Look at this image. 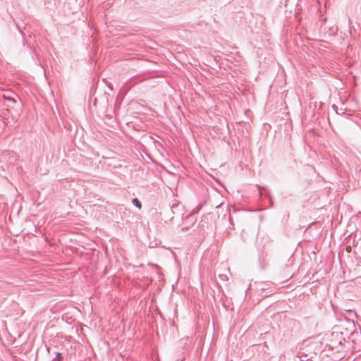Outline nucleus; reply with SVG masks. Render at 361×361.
Listing matches in <instances>:
<instances>
[{"mask_svg":"<svg viewBox=\"0 0 361 361\" xmlns=\"http://www.w3.org/2000/svg\"><path fill=\"white\" fill-rule=\"evenodd\" d=\"M188 227H183V228H182V230H188Z\"/></svg>","mask_w":361,"mask_h":361,"instance_id":"12","label":"nucleus"},{"mask_svg":"<svg viewBox=\"0 0 361 361\" xmlns=\"http://www.w3.org/2000/svg\"><path fill=\"white\" fill-rule=\"evenodd\" d=\"M191 218H192V216H187V219H191Z\"/></svg>","mask_w":361,"mask_h":361,"instance_id":"11","label":"nucleus"},{"mask_svg":"<svg viewBox=\"0 0 361 361\" xmlns=\"http://www.w3.org/2000/svg\"><path fill=\"white\" fill-rule=\"evenodd\" d=\"M351 326H352V327H353V328H355V324H354V322H353V324H351Z\"/></svg>","mask_w":361,"mask_h":361,"instance_id":"15","label":"nucleus"},{"mask_svg":"<svg viewBox=\"0 0 361 361\" xmlns=\"http://www.w3.org/2000/svg\"><path fill=\"white\" fill-rule=\"evenodd\" d=\"M219 278L224 281H228V277L225 274H219Z\"/></svg>","mask_w":361,"mask_h":361,"instance_id":"8","label":"nucleus"},{"mask_svg":"<svg viewBox=\"0 0 361 361\" xmlns=\"http://www.w3.org/2000/svg\"><path fill=\"white\" fill-rule=\"evenodd\" d=\"M250 286H251V285H250V286H249V287L247 288L246 292H247V291H248V290H250Z\"/></svg>","mask_w":361,"mask_h":361,"instance_id":"13","label":"nucleus"},{"mask_svg":"<svg viewBox=\"0 0 361 361\" xmlns=\"http://www.w3.org/2000/svg\"><path fill=\"white\" fill-rule=\"evenodd\" d=\"M331 108L334 110V111L337 114H345L346 112H347V109L346 108H340L338 109V107L336 105V104H333L331 106Z\"/></svg>","mask_w":361,"mask_h":361,"instance_id":"5","label":"nucleus"},{"mask_svg":"<svg viewBox=\"0 0 361 361\" xmlns=\"http://www.w3.org/2000/svg\"><path fill=\"white\" fill-rule=\"evenodd\" d=\"M183 210V206L179 203L176 202L173 203L171 207V211L173 214H182V212Z\"/></svg>","mask_w":361,"mask_h":361,"instance_id":"3","label":"nucleus"},{"mask_svg":"<svg viewBox=\"0 0 361 361\" xmlns=\"http://www.w3.org/2000/svg\"><path fill=\"white\" fill-rule=\"evenodd\" d=\"M19 31H20V33L21 34V35L23 37V39H24V37H25L24 33L23 32V31L21 30H19Z\"/></svg>","mask_w":361,"mask_h":361,"instance_id":"10","label":"nucleus"},{"mask_svg":"<svg viewBox=\"0 0 361 361\" xmlns=\"http://www.w3.org/2000/svg\"><path fill=\"white\" fill-rule=\"evenodd\" d=\"M349 343H352L351 348L357 352H361V328L359 330H349Z\"/></svg>","mask_w":361,"mask_h":361,"instance_id":"2","label":"nucleus"},{"mask_svg":"<svg viewBox=\"0 0 361 361\" xmlns=\"http://www.w3.org/2000/svg\"><path fill=\"white\" fill-rule=\"evenodd\" d=\"M56 357L54 358L51 361H63V357L62 355V353L59 352H56Z\"/></svg>","mask_w":361,"mask_h":361,"instance_id":"7","label":"nucleus"},{"mask_svg":"<svg viewBox=\"0 0 361 361\" xmlns=\"http://www.w3.org/2000/svg\"><path fill=\"white\" fill-rule=\"evenodd\" d=\"M288 322H289L290 324H292L293 326H295L297 324V322L295 319H288Z\"/></svg>","mask_w":361,"mask_h":361,"instance_id":"9","label":"nucleus"},{"mask_svg":"<svg viewBox=\"0 0 361 361\" xmlns=\"http://www.w3.org/2000/svg\"><path fill=\"white\" fill-rule=\"evenodd\" d=\"M3 99L4 100H7L8 102H10L11 103H16L17 102V99L20 100V98L16 94H14V97H12V96H9V95H7L6 94H3Z\"/></svg>","mask_w":361,"mask_h":361,"instance_id":"4","label":"nucleus"},{"mask_svg":"<svg viewBox=\"0 0 361 361\" xmlns=\"http://www.w3.org/2000/svg\"><path fill=\"white\" fill-rule=\"evenodd\" d=\"M33 52L35 53V54L36 56H37V54L36 53L35 49H33Z\"/></svg>","mask_w":361,"mask_h":361,"instance_id":"14","label":"nucleus"},{"mask_svg":"<svg viewBox=\"0 0 361 361\" xmlns=\"http://www.w3.org/2000/svg\"><path fill=\"white\" fill-rule=\"evenodd\" d=\"M349 329L343 326H336L328 337L325 345V350H331L334 353H342L349 348Z\"/></svg>","mask_w":361,"mask_h":361,"instance_id":"1","label":"nucleus"},{"mask_svg":"<svg viewBox=\"0 0 361 361\" xmlns=\"http://www.w3.org/2000/svg\"><path fill=\"white\" fill-rule=\"evenodd\" d=\"M132 203L139 209L142 208V203L137 198H133L132 200Z\"/></svg>","mask_w":361,"mask_h":361,"instance_id":"6","label":"nucleus"}]
</instances>
